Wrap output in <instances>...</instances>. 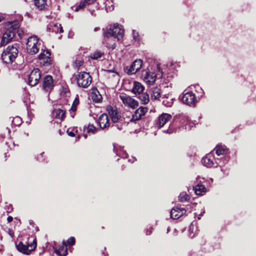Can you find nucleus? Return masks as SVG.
Instances as JSON below:
<instances>
[{"label":"nucleus","mask_w":256,"mask_h":256,"mask_svg":"<svg viewBox=\"0 0 256 256\" xmlns=\"http://www.w3.org/2000/svg\"><path fill=\"white\" fill-rule=\"evenodd\" d=\"M124 30L122 28V26L117 24H114L112 28H110L104 34V42L108 48L112 49H114L116 47V44L114 42L110 43L111 40H114L116 38L118 40H120L124 36Z\"/></svg>","instance_id":"nucleus-1"},{"label":"nucleus","mask_w":256,"mask_h":256,"mask_svg":"<svg viewBox=\"0 0 256 256\" xmlns=\"http://www.w3.org/2000/svg\"><path fill=\"white\" fill-rule=\"evenodd\" d=\"M18 28L17 23L10 24L7 26L6 30L3 34L0 42L1 46H4L10 42L15 36L16 28Z\"/></svg>","instance_id":"nucleus-2"},{"label":"nucleus","mask_w":256,"mask_h":256,"mask_svg":"<svg viewBox=\"0 0 256 256\" xmlns=\"http://www.w3.org/2000/svg\"><path fill=\"white\" fill-rule=\"evenodd\" d=\"M18 50L14 46H9L2 54V58L6 64L12 63L18 56Z\"/></svg>","instance_id":"nucleus-3"},{"label":"nucleus","mask_w":256,"mask_h":256,"mask_svg":"<svg viewBox=\"0 0 256 256\" xmlns=\"http://www.w3.org/2000/svg\"><path fill=\"white\" fill-rule=\"evenodd\" d=\"M76 78L78 86L84 88L90 85L92 80L91 76L86 72H79L76 76Z\"/></svg>","instance_id":"nucleus-4"},{"label":"nucleus","mask_w":256,"mask_h":256,"mask_svg":"<svg viewBox=\"0 0 256 256\" xmlns=\"http://www.w3.org/2000/svg\"><path fill=\"white\" fill-rule=\"evenodd\" d=\"M39 40L36 36L30 37L26 43V50L31 54H36L40 49Z\"/></svg>","instance_id":"nucleus-5"},{"label":"nucleus","mask_w":256,"mask_h":256,"mask_svg":"<svg viewBox=\"0 0 256 256\" xmlns=\"http://www.w3.org/2000/svg\"><path fill=\"white\" fill-rule=\"evenodd\" d=\"M120 98L125 106H126L131 108H135L138 105V101L126 94H120Z\"/></svg>","instance_id":"nucleus-6"},{"label":"nucleus","mask_w":256,"mask_h":256,"mask_svg":"<svg viewBox=\"0 0 256 256\" xmlns=\"http://www.w3.org/2000/svg\"><path fill=\"white\" fill-rule=\"evenodd\" d=\"M142 64V61L141 60H136L130 67L126 66L124 68V70L128 74H134L140 69Z\"/></svg>","instance_id":"nucleus-7"},{"label":"nucleus","mask_w":256,"mask_h":256,"mask_svg":"<svg viewBox=\"0 0 256 256\" xmlns=\"http://www.w3.org/2000/svg\"><path fill=\"white\" fill-rule=\"evenodd\" d=\"M142 77L146 84H152L156 81V74L154 72L146 69L142 71Z\"/></svg>","instance_id":"nucleus-8"},{"label":"nucleus","mask_w":256,"mask_h":256,"mask_svg":"<svg viewBox=\"0 0 256 256\" xmlns=\"http://www.w3.org/2000/svg\"><path fill=\"white\" fill-rule=\"evenodd\" d=\"M41 77V74L38 68H34L30 72L28 78V83L31 86H36Z\"/></svg>","instance_id":"nucleus-9"},{"label":"nucleus","mask_w":256,"mask_h":256,"mask_svg":"<svg viewBox=\"0 0 256 256\" xmlns=\"http://www.w3.org/2000/svg\"><path fill=\"white\" fill-rule=\"evenodd\" d=\"M182 102L190 106H195L197 100L195 94L192 92H187L185 93L182 98Z\"/></svg>","instance_id":"nucleus-10"},{"label":"nucleus","mask_w":256,"mask_h":256,"mask_svg":"<svg viewBox=\"0 0 256 256\" xmlns=\"http://www.w3.org/2000/svg\"><path fill=\"white\" fill-rule=\"evenodd\" d=\"M28 246H29L24 245L22 242H20L16 246V248L20 252H22L24 254H28L36 246V244L35 240H34L33 244L30 246L31 247L30 250L28 249Z\"/></svg>","instance_id":"nucleus-11"},{"label":"nucleus","mask_w":256,"mask_h":256,"mask_svg":"<svg viewBox=\"0 0 256 256\" xmlns=\"http://www.w3.org/2000/svg\"><path fill=\"white\" fill-rule=\"evenodd\" d=\"M50 54L48 50H44L38 56L40 63L44 66H48L51 64Z\"/></svg>","instance_id":"nucleus-12"},{"label":"nucleus","mask_w":256,"mask_h":256,"mask_svg":"<svg viewBox=\"0 0 256 256\" xmlns=\"http://www.w3.org/2000/svg\"><path fill=\"white\" fill-rule=\"evenodd\" d=\"M42 86L46 91H51L54 86L52 77L50 75L46 76L43 81Z\"/></svg>","instance_id":"nucleus-13"},{"label":"nucleus","mask_w":256,"mask_h":256,"mask_svg":"<svg viewBox=\"0 0 256 256\" xmlns=\"http://www.w3.org/2000/svg\"><path fill=\"white\" fill-rule=\"evenodd\" d=\"M98 123L102 129L107 128L110 126L108 117L107 114H101L98 119Z\"/></svg>","instance_id":"nucleus-14"},{"label":"nucleus","mask_w":256,"mask_h":256,"mask_svg":"<svg viewBox=\"0 0 256 256\" xmlns=\"http://www.w3.org/2000/svg\"><path fill=\"white\" fill-rule=\"evenodd\" d=\"M147 112V108L143 106L139 108L136 110L134 114L132 115L131 121H136L140 119L142 116H144Z\"/></svg>","instance_id":"nucleus-15"},{"label":"nucleus","mask_w":256,"mask_h":256,"mask_svg":"<svg viewBox=\"0 0 256 256\" xmlns=\"http://www.w3.org/2000/svg\"><path fill=\"white\" fill-rule=\"evenodd\" d=\"M172 118L171 115L168 114H162L159 116L157 121V126L160 128L168 122L170 121Z\"/></svg>","instance_id":"nucleus-16"},{"label":"nucleus","mask_w":256,"mask_h":256,"mask_svg":"<svg viewBox=\"0 0 256 256\" xmlns=\"http://www.w3.org/2000/svg\"><path fill=\"white\" fill-rule=\"evenodd\" d=\"M108 113L113 123L119 122L120 120H122L120 114L117 110L110 108L108 110Z\"/></svg>","instance_id":"nucleus-17"},{"label":"nucleus","mask_w":256,"mask_h":256,"mask_svg":"<svg viewBox=\"0 0 256 256\" xmlns=\"http://www.w3.org/2000/svg\"><path fill=\"white\" fill-rule=\"evenodd\" d=\"M186 210L184 208H179L176 207L170 211V216L173 219H178L182 216L185 212Z\"/></svg>","instance_id":"nucleus-18"},{"label":"nucleus","mask_w":256,"mask_h":256,"mask_svg":"<svg viewBox=\"0 0 256 256\" xmlns=\"http://www.w3.org/2000/svg\"><path fill=\"white\" fill-rule=\"evenodd\" d=\"M144 90V86L140 82H134L132 85V92L136 94H140Z\"/></svg>","instance_id":"nucleus-19"},{"label":"nucleus","mask_w":256,"mask_h":256,"mask_svg":"<svg viewBox=\"0 0 256 256\" xmlns=\"http://www.w3.org/2000/svg\"><path fill=\"white\" fill-rule=\"evenodd\" d=\"M52 114L54 118L60 120V121L63 120L66 116L65 110L60 108L54 110Z\"/></svg>","instance_id":"nucleus-20"},{"label":"nucleus","mask_w":256,"mask_h":256,"mask_svg":"<svg viewBox=\"0 0 256 256\" xmlns=\"http://www.w3.org/2000/svg\"><path fill=\"white\" fill-rule=\"evenodd\" d=\"M55 252L60 256H66L68 254V248L66 242H63L62 245L58 248H56Z\"/></svg>","instance_id":"nucleus-21"},{"label":"nucleus","mask_w":256,"mask_h":256,"mask_svg":"<svg viewBox=\"0 0 256 256\" xmlns=\"http://www.w3.org/2000/svg\"><path fill=\"white\" fill-rule=\"evenodd\" d=\"M213 158V157L210 154H208L202 158V162L206 166L212 167L214 164Z\"/></svg>","instance_id":"nucleus-22"},{"label":"nucleus","mask_w":256,"mask_h":256,"mask_svg":"<svg viewBox=\"0 0 256 256\" xmlns=\"http://www.w3.org/2000/svg\"><path fill=\"white\" fill-rule=\"evenodd\" d=\"M150 94L152 99H158L160 96V89L158 87H154L152 88Z\"/></svg>","instance_id":"nucleus-23"},{"label":"nucleus","mask_w":256,"mask_h":256,"mask_svg":"<svg viewBox=\"0 0 256 256\" xmlns=\"http://www.w3.org/2000/svg\"><path fill=\"white\" fill-rule=\"evenodd\" d=\"M91 96L93 100L99 102L102 100V96L97 90H94L91 93Z\"/></svg>","instance_id":"nucleus-24"},{"label":"nucleus","mask_w":256,"mask_h":256,"mask_svg":"<svg viewBox=\"0 0 256 256\" xmlns=\"http://www.w3.org/2000/svg\"><path fill=\"white\" fill-rule=\"evenodd\" d=\"M34 5L40 10L44 9L46 6V0H34Z\"/></svg>","instance_id":"nucleus-25"},{"label":"nucleus","mask_w":256,"mask_h":256,"mask_svg":"<svg viewBox=\"0 0 256 256\" xmlns=\"http://www.w3.org/2000/svg\"><path fill=\"white\" fill-rule=\"evenodd\" d=\"M194 190L196 194L201 195L202 193L205 192L206 188L203 185L198 184L194 188Z\"/></svg>","instance_id":"nucleus-26"},{"label":"nucleus","mask_w":256,"mask_h":256,"mask_svg":"<svg viewBox=\"0 0 256 256\" xmlns=\"http://www.w3.org/2000/svg\"><path fill=\"white\" fill-rule=\"evenodd\" d=\"M104 54V52L100 50H96L90 54V58L93 60H97L103 56Z\"/></svg>","instance_id":"nucleus-27"},{"label":"nucleus","mask_w":256,"mask_h":256,"mask_svg":"<svg viewBox=\"0 0 256 256\" xmlns=\"http://www.w3.org/2000/svg\"><path fill=\"white\" fill-rule=\"evenodd\" d=\"M140 99L142 104H147L150 101L149 95L147 93L142 94L140 96Z\"/></svg>","instance_id":"nucleus-28"},{"label":"nucleus","mask_w":256,"mask_h":256,"mask_svg":"<svg viewBox=\"0 0 256 256\" xmlns=\"http://www.w3.org/2000/svg\"><path fill=\"white\" fill-rule=\"evenodd\" d=\"M162 104L167 107H170L173 104V99L172 98H166L162 100Z\"/></svg>","instance_id":"nucleus-29"},{"label":"nucleus","mask_w":256,"mask_h":256,"mask_svg":"<svg viewBox=\"0 0 256 256\" xmlns=\"http://www.w3.org/2000/svg\"><path fill=\"white\" fill-rule=\"evenodd\" d=\"M216 153L218 156L222 155L224 154L226 152V148L220 146H217L216 148Z\"/></svg>","instance_id":"nucleus-30"},{"label":"nucleus","mask_w":256,"mask_h":256,"mask_svg":"<svg viewBox=\"0 0 256 256\" xmlns=\"http://www.w3.org/2000/svg\"><path fill=\"white\" fill-rule=\"evenodd\" d=\"M22 122V120L19 116L14 118L12 121V124L14 126H18L21 124Z\"/></svg>","instance_id":"nucleus-31"},{"label":"nucleus","mask_w":256,"mask_h":256,"mask_svg":"<svg viewBox=\"0 0 256 256\" xmlns=\"http://www.w3.org/2000/svg\"><path fill=\"white\" fill-rule=\"evenodd\" d=\"M54 28H53V32H58L60 33L63 32L62 28L60 24H54Z\"/></svg>","instance_id":"nucleus-32"},{"label":"nucleus","mask_w":256,"mask_h":256,"mask_svg":"<svg viewBox=\"0 0 256 256\" xmlns=\"http://www.w3.org/2000/svg\"><path fill=\"white\" fill-rule=\"evenodd\" d=\"M97 130L96 128L92 124H89L88 126L87 131L88 132L94 134Z\"/></svg>","instance_id":"nucleus-33"},{"label":"nucleus","mask_w":256,"mask_h":256,"mask_svg":"<svg viewBox=\"0 0 256 256\" xmlns=\"http://www.w3.org/2000/svg\"><path fill=\"white\" fill-rule=\"evenodd\" d=\"M86 5L87 4H86L84 1L82 2L77 6H76L74 10L76 12H78L80 10L84 8Z\"/></svg>","instance_id":"nucleus-34"},{"label":"nucleus","mask_w":256,"mask_h":256,"mask_svg":"<svg viewBox=\"0 0 256 256\" xmlns=\"http://www.w3.org/2000/svg\"><path fill=\"white\" fill-rule=\"evenodd\" d=\"M116 154L118 156H120L122 158H126L127 156V154L126 152L123 150V148H120V152H118L116 153Z\"/></svg>","instance_id":"nucleus-35"},{"label":"nucleus","mask_w":256,"mask_h":256,"mask_svg":"<svg viewBox=\"0 0 256 256\" xmlns=\"http://www.w3.org/2000/svg\"><path fill=\"white\" fill-rule=\"evenodd\" d=\"M84 63L83 60H76L73 63V66L75 68H79Z\"/></svg>","instance_id":"nucleus-36"},{"label":"nucleus","mask_w":256,"mask_h":256,"mask_svg":"<svg viewBox=\"0 0 256 256\" xmlns=\"http://www.w3.org/2000/svg\"><path fill=\"white\" fill-rule=\"evenodd\" d=\"M188 198V196L186 194H181L179 196V200L180 202H184Z\"/></svg>","instance_id":"nucleus-37"},{"label":"nucleus","mask_w":256,"mask_h":256,"mask_svg":"<svg viewBox=\"0 0 256 256\" xmlns=\"http://www.w3.org/2000/svg\"><path fill=\"white\" fill-rule=\"evenodd\" d=\"M75 243V239L74 237H70L66 242V244L68 246H72Z\"/></svg>","instance_id":"nucleus-38"},{"label":"nucleus","mask_w":256,"mask_h":256,"mask_svg":"<svg viewBox=\"0 0 256 256\" xmlns=\"http://www.w3.org/2000/svg\"><path fill=\"white\" fill-rule=\"evenodd\" d=\"M122 120H120L119 122H116V124L115 125H114L119 130H121L122 129Z\"/></svg>","instance_id":"nucleus-39"},{"label":"nucleus","mask_w":256,"mask_h":256,"mask_svg":"<svg viewBox=\"0 0 256 256\" xmlns=\"http://www.w3.org/2000/svg\"><path fill=\"white\" fill-rule=\"evenodd\" d=\"M76 110V106L72 105L71 108L70 110L71 116L72 117H74V115H72V112H74Z\"/></svg>","instance_id":"nucleus-40"},{"label":"nucleus","mask_w":256,"mask_h":256,"mask_svg":"<svg viewBox=\"0 0 256 256\" xmlns=\"http://www.w3.org/2000/svg\"><path fill=\"white\" fill-rule=\"evenodd\" d=\"M67 133H68V135L70 136H75L74 132H72V131H70V129H68L67 130Z\"/></svg>","instance_id":"nucleus-41"},{"label":"nucleus","mask_w":256,"mask_h":256,"mask_svg":"<svg viewBox=\"0 0 256 256\" xmlns=\"http://www.w3.org/2000/svg\"><path fill=\"white\" fill-rule=\"evenodd\" d=\"M96 0H84V1L87 5L90 4L95 2Z\"/></svg>","instance_id":"nucleus-42"},{"label":"nucleus","mask_w":256,"mask_h":256,"mask_svg":"<svg viewBox=\"0 0 256 256\" xmlns=\"http://www.w3.org/2000/svg\"><path fill=\"white\" fill-rule=\"evenodd\" d=\"M78 103H79V100H78V98H76L74 100V101L72 105L77 106L78 105Z\"/></svg>","instance_id":"nucleus-43"},{"label":"nucleus","mask_w":256,"mask_h":256,"mask_svg":"<svg viewBox=\"0 0 256 256\" xmlns=\"http://www.w3.org/2000/svg\"><path fill=\"white\" fill-rule=\"evenodd\" d=\"M132 34L134 38L136 40L137 38V37L138 36V33L136 32L134 30H133Z\"/></svg>","instance_id":"nucleus-44"},{"label":"nucleus","mask_w":256,"mask_h":256,"mask_svg":"<svg viewBox=\"0 0 256 256\" xmlns=\"http://www.w3.org/2000/svg\"><path fill=\"white\" fill-rule=\"evenodd\" d=\"M13 220V218L11 216H8L7 218V220L8 222H12Z\"/></svg>","instance_id":"nucleus-45"},{"label":"nucleus","mask_w":256,"mask_h":256,"mask_svg":"<svg viewBox=\"0 0 256 256\" xmlns=\"http://www.w3.org/2000/svg\"><path fill=\"white\" fill-rule=\"evenodd\" d=\"M9 234L12 237H13L14 233L12 230H10Z\"/></svg>","instance_id":"nucleus-46"},{"label":"nucleus","mask_w":256,"mask_h":256,"mask_svg":"<svg viewBox=\"0 0 256 256\" xmlns=\"http://www.w3.org/2000/svg\"><path fill=\"white\" fill-rule=\"evenodd\" d=\"M168 134H171L173 132V130H172V128H168L167 131L166 132Z\"/></svg>","instance_id":"nucleus-47"},{"label":"nucleus","mask_w":256,"mask_h":256,"mask_svg":"<svg viewBox=\"0 0 256 256\" xmlns=\"http://www.w3.org/2000/svg\"><path fill=\"white\" fill-rule=\"evenodd\" d=\"M16 32H18V36H21V34H22V32H20V30H16Z\"/></svg>","instance_id":"nucleus-48"},{"label":"nucleus","mask_w":256,"mask_h":256,"mask_svg":"<svg viewBox=\"0 0 256 256\" xmlns=\"http://www.w3.org/2000/svg\"><path fill=\"white\" fill-rule=\"evenodd\" d=\"M135 160H136L135 158H133L132 160H129L128 161L131 162H134Z\"/></svg>","instance_id":"nucleus-49"},{"label":"nucleus","mask_w":256,"mask_h":256,"mask_svg":"<svg viewBox=\"0 0 256 256\" xmlns=\"http://www.w3.org/2000/svg\"><path fill=\"white\" fill-rule=\"evenodd\" d=\"M4 19V17L0 14V22H2Z\"/></svg>","instance_id":"nucleus-50"},{"label":"nucleus","mask_w":256,"mask_h":256,"mask_svg":"<svg viewBox=\"0 0 256 256\" xmlns=\"http://www.w3.org/2000/svg\"><path fill=\"white\" fill-rule=\"evenodd\" d=\"M24 134L28 136V133H24Z\"/></svg>","instance_id":"nucleus-51"},{"label":"nucleus","mask_w":256,"mask_h":256,"mask_svg":"<svg viewBox=\"0 0 256 256\" xmlns=\"http://www.w3.org/2000/svg\"><path fill=\"white\" fill-rule=\"evenodd\" d=\"M98 30V28H96L94 30V31H96Z\"/></svg>","instance_id":"nucleus-52"},{"label":"nucleus","mask_w":256,"mask_h":256,"mask_svg":"<svg viewBox=\"0 0 256 256\" xmlns=\"http://www.w3.org/2000/svg\"><path fill=\"white\" fill-rule=\"evenodd\" d=\"M150 233H151V232H150L148 234H147V235L150 234Z\"/></svg>","instance_id":"nucleus-53"},{"label":"nucleus","mask_w":256,"mask_h":256,"mask_svg":"<svg viewBox=\"0 0 256 256\" xmlns=\"http://www.w3.org/2000/svg\"><path fill=\"white\" fill-rule=\"evenodd\" d=\"M150 233H151V232H150L148 234H147V235L150 234Z\"/></svg>","instance_id":"nucleus-54"},{"label":"nucleus","mask_w":256,"mask_h":256,"mask_svg":"<svg viewBox=\"0 0 256 256\" xmlns=\"http://www.w3.org/2000/svg\"><path fill=\"white\" fill-rule=\"evenodd\" d=\"M150 233H151V232H150L148 234H147V235L150 234Z\"/></svg>","instance_id":"nucleus-55"},{"label":"nucleus","mask_w":256,"mask_h":256,"mask_svg":"<svg viewBox=\"0 0 256 256\" xmlns=\"http://www.w3.org/2000/svg\"><path fill=\"white\" fill-rule=\"evenodd\" d=\"M150 233H151V232H150L148 234H147V235L150 234Z\"/></svg>","instance_id":"nucleus-56"}]
</instances>
